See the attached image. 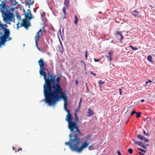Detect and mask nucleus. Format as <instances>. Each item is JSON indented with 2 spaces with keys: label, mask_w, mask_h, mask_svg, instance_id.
<instances>
[{
  "label": "nucleus",
  "mask_w": 155,
  "mask_h": 155,
  "mask_svg": "<svg viewBox=\"0 0 155 155\" xmlns=\"http://www.w3.org/2000/svg\"><path fill=\"white\" fill-rule=\"evenodd\" d=\"M57 81L58 82L44 90L45 99L42 101H45L46 103L51 105L55 104L60 99L62 98L64 101V108L66 111L68 110L66 108L68 105V97L63 92L60 85L59 79H58Z\"/></svg>",
  "instance_id": "obj_1"
},
{
  "label": "nucleus",
  "mask_w": 155,
  "mask_h": 155,
  "mask_svg": "<svg viewBox=\"0 0 155 155\" xmlns=\"http://www.w3.org/2000/svg\"><path fill=\"white\" fill-rule=\"evenodd\" d=\"M71 135V134L69 136L70 138L69 141L65 142V144L69 146L72 151H76L77 153H81L83 149L88 147L89 143L85 141L81 144L80 147H79V145L81 143L80 138L79 137L83 136L82 133L81 135L78 134V133H74L72 136Z\"/></svg>",
  "instance_id": "obj_2"
},
{
  "label": "nucleus",
  "mask_w": 155,
  "mask_h": 155,
  "mask_svg": "<svg viewBox=\"0 0 155 155\" xmlns=\"http://www.w3.org/2000/svg\"><path fill=\"white\" fill-rule=\"evenodd\" d=\"M38 63L40 66V74L41 75L44 76V79L45 80V83L43 85L44 90L52 86V83L54 84L58 82L57 81L58 79H59V81H60L61 80L60 77H58L56 79V76L55 75L52 76V74H50L49 72L48 73L49 77L48 78H47V74L44 71L46 69L44 66V61L43 59L41 58L38 61Z\"/></svg>",
  "instance_id": "obj_3"
},
{
  "label": "nucleus",
  "mask_w": 155,
  "mask_h": 155,
  "mask_svg": "<svg viewBox=\"0 0 155 155\" xmlns=\"http://www.w3.org/2000/svg\"><path fill=\"white\" fill-rule=\"evenodd\" d=\"M66 111L67 112L68 114L66 116L65 120L68 123V127L71 132L73 133L74 129H75L74 133H78V134L81 135V133L79 130L78 127L76 124V122H74L72 121V115L69 110H66Z\"/></svg>",
  "instance_id": "obj_4"
},
{
  "label": "nucleus",
  "mask_w": 155,
  "mask_h": 155,
  "mask_svg": "<svg viewBox=\"0 0 155 155\" xmlns=\"http://www.w3.org/2000/svg\"><path fill=\"white\" fill-rule=\"evenodd\" d=\"M2 14V17L4 21L7 23L10 24L9 22L13 21L15 22V15L11 13L9 10L7 9L5 11L2 10L1 12Z\"/></svg>",
  "instance_id": "obj_5"
},
{
  "label": "nucleus",
  "mask_w": 155,
  "mask_h": 155,
  "mask_svg": "<svg viewBox=\"0 0 155 155\" xmlns=\"http://www.w3.org/2000/svg\"><path fill=\"white\" fill-rule=\"evenodd\" d=\"M4 34L0 37V47L1 45L4 44L6 41L11 39V38H9L10 31L9 29L5 28H4Z\"/></svg>",
  "instance_id": "obj_6"
},
{
  "label": "nucleus",
  "mask_w": 155,
  "mask_h": 155,
  "mask_svg": "<svg viewBox=\"0 0 155 155\" xmlns=\"http://www.w3.org/2000/svg\"><path fill=\"white\" fill-rule=\"evenodd\" d=\"M46 31L44 29V28L40 29L37 33L35 37V45L38 48V49L40 51V49L39 48L38 45V43L39 41L40 37L43 36L44 33H45Z\"/></svg>",
  "instance_id": "obj_7"
},
{
  "label": "nucleus",
  "mask_w": 155,
  "mask_h": 155,
  "mask_svg": "<svg viewBox=\"0 0 155 155\" xmlns=\"http://www.w3.org/2000/svg\"><path fill=\"white\" fill-rule=\"evenodd\" d=\"M30 20L26 19H23L22 20V22L21 24L18 22L17 24V28H18L19 27L23 26L26 29H27L30 26V23L29 21Z\"/></svg>",
  "instance_id": "obj_8"
},
{
  "label": "nucleus",
  "mask_w": 155,
  "mask_h": 155,
  "mask_svg": "<svg viewBox=\"0 0 155 155\" xmlns=\"http://www.w3.org/2000/svg\"><path fill=\"white\" fill-rule=\"evenodd\" d=\"M25 19L28 20H30L34 18V16L32 15L30 10L29 9L27 10L25 15Z\"/></svg>",
  "instance_id": "obj_9"
},
{
  "label": "nucleus",
  "mask_w": 155,
  "mask_h": 155,
  "mask_svg": "<svg viewBox=\"0 0 155 155\" xmlns=\"http://www.w3.org/2000/svg\"><path fill=\"white\" fill-rule=\"evenodd\" d=\"M114 35L116 37L118 40H120V41L123 40L124 36L122 35V33L120 31H116Z\"/></svg>",
  "instance_id": "obj_10"
},
{
  "label": "nucleus",
  "mask_w": 155,
  "mask_h": 155,
  "mask_svg": "<svg viewBox=\"0 0 155 155\" xmlns=\"http://www.w3.org/2000/svg\"><path fill=\"white\" fill-rule=\"evenodd\" d=\"M0 11L1 12L2 10L3 11H5L8 9L6 7L5 4L3 1L2 2V3L0 4Z\"/></svg>",
  "instance_id": "obj_11"
},
{
  "label": "nucleus",
  "mask_w": 155,
  "mask_h": 155,
  "mask_svg": "<svg viewBox=\"0 0 155 155\" xmlns=\"http://www.w3.org/2000/svg\"><path fill=\"white\" fill-rule=\"evenodd\" d=\"M137 137L139 139L143 140H145V141H147V142H148V140L145 138L142 135L140 134H138L137 135Z\"/></svg>",
  "instance_id": "obj_12"
},
{
  "label": "nucleus",
  "mask_w": 155,
  "mask_h": 155,
  "mask_svg": "<svg viewBox=\"0 0 155 155\" xmlns=\"http://www.w3.org/2000/svg\"><path fill=\"white\" fill-rule=\"evenodd\" d=\"M109 55L108 56H106L107 59H109V61H110L112 60V56L113 54V51H110L108 53Z\"/></svg>",
  "instance_id": "obj_13"
},
{
  "label": "nucleus",
  "mask_w": 155,
  "mask_h": 155,
  "mask_svg": "<svg viewBox=\"0 0 155 155\" xmlns=\"http://www.w3.org/2000/svg\"><path fill=\"white\" fill-rule=\"evenodd\" d=\"M139 13V12L137 10H135L133 11L131 14L134 17H138Z\"/></svg>",
  "instance_id": "obj_14"
},
{
  "label": "nucleus",
  "mask_w": 155,
  "mask_h": 155,
  "mask_svg": "<svg viewBox=\"0 0 155 155\" xmlns=\"http://www.w3.org/2000/svg\"><path fill=\"white\" fill-rule=\"evenodd\" d=\"M60 42L61 45L60 46L58 47V50L59 51H60L62 54L64 52V49L63 47V46L62 45L61 42V41H60Z\"/></svg>",
  "instance_id": "obj_15"
},
{
  "label": "nucleus",
  "mask_w": 155,
  "mask_h": 155,
  "mask_svg": "<svg viewBox=\"0 0 155 155\" xmlns=\"http://www.w3.org/2000/svg\"><path fill=\"white\" fill-rule=\"evenodd\" d=\"M94 114V112L90 108L88 109V116L90 117Z\"/></svg>",
  "instance_id": "obj_16"
},
{
  "label": "nucleus",
  "mask_w": 155,
  "mask_h": 155,
  "mask_svg": "<svg viewBox=\"0 0 155 155\" xmlns=\"http://www.w3.org/2000/svg\"><path fill=\"white\" fill-rule=\"evenodd\" d=\"M74 23L76 25H77L78 24V18L76 15H75L74 16Z\"/></svg>",
  "instance_id": "obj_17"
},
{
  "label": "nucleus",
  "mask_w": 155,
  "mask_h": 155,
  "mask_svg": "<svg viewBox=\"0 0 155 155\" xmlns=\"http://www.w3.org/2000/svg\"><path fill=\"white\" fill-rule=\"evenodd\" d=\"M70 1L69 0H64V5L66 7H68Z\"/></svg>",
  "instance_id": "obj_18"
},
{
  "label": "nucleus",
  "mask_w": 155,
  "mask_h": 155,
  "mask_svg": "<svg viewBox=\"0 0 155 155\" xmlns=\"http://www.w3.org/2000/svg\"><path fill=\"white\" fill-rule=\"evenodd\" d=\"M29 5H32L34 3V1L33 0H26Z\"/></svg>",
  "instance_id": "obj_19"
},
{
  "label": "nucleus",
  "mask_w": 155,
  "mask_h": 155,
  "mask_svg": "<svg viewBox=\"0 0 155 155\" xmlns=\"http://www.w3.org/2000/svg\"><path fill=\"white\" fill-rule=\"evenodd\" d=\"M132 140L134 141V143L136 144H138V145H139V146H141V145H142V143L140 142V141H135V140Z\"/></svg>",
  "instance_id": "obj_20"
},
{
  "label": "nucleus",
  "mask_w": 155,
  "mask_h": 155,
  "mask_svg": "<svg viewBox=\"0 0 155 155\" xmlns=\"http://www.w3.org/2000/svg\"><path fill=\"white\" fill-rule=\"evenodd\" d=\"M11 3L14 5L16 6L17 5L18 3L15 1H13L12 0V2H10Z\"/></svg>",
  "instance_id": "obj_21"
},
{
  "label": "nucleus",
  "mask_w": 155,
  "mask_h": 155,
  "mask_svg": "<svg viewBox=\"0 0 155 155\" xmlns=\"http://www.w3.org/2000/svg\"><path fill=\"white\" fill-rule=\"evenodd\" d=\"M147 60L150 62H152V57L151 56L149 55L147 58Z\"/></svg>",
  "instance_id": "obj_22"
},
{
  "label": "nucleus",
  "mask_w": 155,
  "mask_h": 155,
  "mask_svg": "<svg viewBox=\"0 0 155 155\" xmlns=\"http://www.w3.org/2000/svg\"><path fill=\"white\" fill-rule=\"evenodd\" d=\"M136 117L137 118H139L141 116V113L140 112H136Z\"/></svg>",
  "instance_id": "obj_23"
},
{
  "label": "nucleus",
  "mask_w": 155,
  "mask_h": 155,
  "mask_svg": "<svg viewBox=\"0 0 155 155\" xmlns=\"http://www.w3.org/2000/svg\"><path fill=\"white\" fill-rule=\"evenodd\" d=\"M137 149H138L139 150H140V151H141V152H143V153H146L147 152V150H144V149H142V148H138H138H137Z\"/></svg>",
  "instance_id": "obj_24"
},
{
  "label": "nucleus",
  "mask_w": 155,
  "mask_h": 155,
  "mask_svg": "<svg viewBox=\"0 0 155 155\" xmlns=\"http://www.w3.org/2000/svg\"><path fill=\"white\" fill-rule=\"evenodd\" d=\"M129 47L133 50H136L138 49V48L137 47H134L133 46H131V45H129Z\"/></svg>",
  "instance_id": "obj_25"
},
{
  "label": "nucleus",
  "mask_w": 155,
  "mask_h": 155,
  "mask_svg": "<svg viewBox=\"0 0 155 155\" xmlns=\"http://www.w3.org/2000/svg\"><path fill=\"white\" fill-rule=\"evenodd\" d=\"M16 16L17 18L19 20H20L21 19V17L18 13L16 14Z\"/></svg>",
  "instance_id": "obj_26"
},
{
  "label": "nucleus",
  "mask_w": 155,
  "mask_h": 155,
  "mask_svg": "<svg viewBox=\"0 0 155 155\" xmlns=\"http://www.w3.org/2000/svg\"><path fill=\"white\" fill-rule=\"evenodd\" d=\"M75 121H74V122H76V123L77 121L78 120V116H77V114L76 113H75Z\"/></svg>",
  "instance_id": "obj_27"
},
{
  "label": "nucleus",
  "mask_w": 155,
  "mask_h": 155,
  "mask_svg": "<svg viewBox=\"0 0 155 155\" xmlns=\"http://www.w3.org/2000/svg\"><path fill=\"white\" fill-rule=\"evenodd\" d=\"M143 134L146 136H149L150 135V134H149V133L148 132L146 133L145 130H143Z\"/></svg>",
  "instance_id": "obj_28"
},
{
  "label": "nucleus",
  "mask_w": 155,
  "mask_h": 155,
  "mask_svg": "<svg viewBox=\"0 0 155 155\" xmlns=\"http://www.w3.org/2000/svg\"><path fill=\"white\" fill-rule=\"evenodd\" d=\"M128 152L130 154H131L133 153V150L131 148H129L128 149Z\"/></svg>",
  "instance_id": "obj_29"
},
{
  "label": "nucleus",
  "mask_w": 155,
  "mask_h": 155,
  "mask_svg": "<svg viewBox=\"0 0 155 155\" xmlns=\"http://www.w3.org/2000/svg\"><path fill=\"white\" fill-rule=\"evenodd\" d=\"M66 8L65 7H63V8L62 11H63V12L64 14V15H66Z\"/></svg>",
  "instance_id": "obj_30"
},
{
  "label": "nucleus",
  "mask_w": 155,
  "mask_h": 155,
  "mask_svg": "<svg viewBox=\"0 0 155 155\" xmlns=\"http://www.w3.org/2000/svg\"><path fill=\"white\" fill-rule=\"evenodd\" d=\"M91 137V135H87L86 137V139L87 140H90Z\"/></svg>",
  "instance_id": "obj_31"
},
{
  "label": "nucleus",
  "mask_w": 155,
  "mask_h": 155,
  "mask_svg": "<svg viewBox=\"0 0 155 155\" xmlns=\"http://www.w3.org/2000/svg\"><path fill=\"white\" fill-rule=\"evenodd\" d=\"M142 147L145 149H146L147 148V146H145L144 145V144L142 143V145H141L140 146Z\"/></svg>",
  "instance_id": "obj_32"
},
{
  "label": "nucleus",
  "mask_w": 155,
  "mask_h": 155,
  "mask_svg": "<svg viewBox=\"0 0 155 155\" xmlns=\"http://www.w3.org/2000/svg\"><path fill=\"white\" fill-rule=\"evenodd\" d=\"M82 101V98H81L80 99V100L79 102V107H80Z\"/></svg>",
  "instance_id": "obj_33"
},
{
  "label": "nucleus",
  "mask_w": 155,
  "mask_h": 155,
  "mask_svg": "<svg viewBox=\"0 0 155 155\" xmlns=\"http://www.w3.org/2000/svg\"><path fill=\"white\" fill-rule=\"evenodd\" d=\"M80 108V107H79V106H78V108L75 110V113H76L77 112H79V111Z\"/></svg>",
  "instance_id": "obj_34"
},
{
  "label": "nucleus",
  "mask_w": 155,
  "mask_h": 155,
  "mask_svg": "<svg viewBox=\"0 0 155 155\" xmlns=\"http://www.w3.org/2000/svg\"><path fill=\"white\" fill-rule=\"evenodd\" d=\"M99 84H104L105 83V82L104 81H103L101 80H100L99 81Z\"/></svg>",
  "instance_id": "obj_35"
},
{
  "label": "nucleus",
  "mask_w": 155,
  "mask_h": 155,
  "mask_svg": "<svg viewBox=\"0 0 155 155\" xmlns=\"http://www.w3.org/2000/svg\"><path fill=\"white\" fill-rule=\"evenodd\" d=\"M147 80V81L146 82V83L147 84L148 83H151V82H153L152 81H151L150 79H148Z\"/></svg>",
  "instance_id": "obj_36"
},
{
  "label": "nucleus",
  "mask_w": 155,
  "mask_h": 155,
  "mask_svg": "<svg viewBox=\"0 0 155 155\" xmlns=\"http://www.w3.org/2000/svg\"><path fill=\"white\" fill-rule=\"evenodd\" d=\"M136 112H135L134 110H133L131 112V116L133 115V114H136Z\"/></svg>",
  "instance_id": "obj_37"
},
{
  "label": "nucleus",
  "mask_w": 155,
  "mask_h": 155,
  "mask_svg": "<svg viewBox=\"0 0 155 155\" xmlns=\"http://www.w3.org/2000/svg\"><path fill=\"white\" fill-rule=\"evenodd\" d=\"M85 57L86 58H87V51H85Z\"/></svg>",
  "instance_id": "obj_38"
},
{
  "label": "nucleus",
  "mask_w": 155,
  "mask_h": 155,
  "mask_svg": "<svg viewBox=\"0 0 155 155\" xmlns=\"http://www.w3.org/2000/svg\"><path fill=\"white\" fill-rule=\"evenodd\" d=\"M94 60L96 62H98L100 60V59H96L95 58H94Z\"/></svg>",
  "instance_id": "obj_39"
},
{
  "label": "nucleus",
  "mask_w": 155,
  "mask_h": 155,
  "mask_svg": "<svg viewBox=\"0 0 155 155\" xmlns=\"http://www.w3.org/2000/svg\"><path fill=\"white\" fill-rule=\"evenodd\" d=\"M88 149L90 150H92L93 149V148L91 146H90L89 147H88Z\"/></svg>",
  "instance_id": "obj_40"
},
{
  "label": "nucleus",
  "mask_w": 155,
  "mask_h": 155,
  "mask_svg": "<svg viewBox=\"0 0 155 155\" xmlns=\"http://www.w3.org/2000/svg\"><path fill=\"white\" fill-rule=\"evenodd\" d=\"M90 73L91 74H93V75H94V76H96V74L95 73H93L92 71H90Z\"/></svg>",
  "instance_id": "obj_41"
},
{
  "label": "nucleus",
  "mask_w": 155,
  "mask_h": 155,
  "mask_svg": "<svg viewBox=\"0 0 155 155\" xmlns=\"http://www.w3.org/2000/svg\"><path fill=\"white\" fill-rule=\"evenodd\" d=\"M119 93H120V95H122V92L121 91V89H120L119 90Z\"/></svg>",
  "instance_id": "obj_42"
},
{
  "label": "nucleus",
  "mask_w": 155,
  "mask_h": 155,
  "mask_svg": "<svg viewBox=\"0 0 155 155\" xmlns=\"http://www.w3.org/2000/svg\"><path fill=\"white\" fill-rule=\"evenodd\" d=\"M138 153L139 155H145V154H144L143 153H142L141 152H139Z\"/></svg>",
  "instance_id": "obj_43"
},
{
  "label": "nucleus",
  "mask_w": 155,
  "mask_h": 155,
  "mask_svg": "<svg viewBox=\"0 0 155 155\" xmlns=\"http://www.w3.org/2000/svg\"><path fill=\"white\" fill-rule=\"evenodd\" d=\"M117 154L118 155H122V154L120 153L119 151H117Z\"/></svg>",
  "instance_id": "obj_44"
},
{
  "label": "nucleus",
  "mask_w": 155,
  "mask_h": 155,
  "mask_svg": "<svg viewBox=\"0 0 155 155\" xmlns=\"http://www.w3.org/2000/svg\"><path fill=\"white\" fill-rule=\"evenodd\" d=\"M22 150V149L21 148H19L18 150V151H15V152L16 153L17 152H18V151H19L20 150Z\"/></svg>",
  "instance_id": "obj_45"
},
{
  "label": "nucleus",
  "mask_w": 155,
  "mask_h": 155,
  "mask_svg": "<svg viewBox=\"0 0 155 155\" xmlns=\"http://www.w3.org/2000/svg\"><path fill=\"white\" fill-rule=\"evenodd\" d=\"M23 13H24V15H25V13H26V12L25 10H24V9H23Z\"/></svg>",
  "instance_id": "obj_46"
},
{
  "label": "nucleus",
  "mask_w": 155,
  "mask_h": 155,
  "mask_svg": "<svg viewBox=\"0 0 155 155\" xmlns=\"http://www.w3.org/2000/svg\"><path fill=\"white\" fill-rule=\"evenodd\" d=\"M78 81L77 80H76V81H75V84H76V85H77L78 84Z\"/></svg>",
  "instance_id": "obj_47"
},
{
  "label": "nucleus",
  "mask_w": 155,
  "mask_h": 155,
  "mask_svg": "<svg viewBox=\"0 0 155 155\" xmlns=\"http://www.w3.org/2000/svg\"><path fill=\"white\" fill-rule=\"evenodd\" d=\"M59 32L60 35H61V29H59Z\"/></svg>",
  "instance_id": "obj_48"
},
{
  "label": "nucleus",
  "mask_w": 155,
  "mask_h": 155,
  "mask_svg": "<svg viewBox=\"0 0 155 155\" xmlns=\"http://www.w3.org/2000/svg\"><path fill=\"white\" fill-rule=\"evenodd\" d=\"M144 101V99H142V100H141V102H143Z\"/></svg>",
  "instance_id": "obj_49"
},
{
  "label": "nucleus",
  "mask_w": 155,
  "mask_h": 155,
  "mask_svg": "<svg viewBox=\"0 0 155 155\" xmlns=\"http://www.w3.org/2000/svg\"><path fill=\"white\" fill-rule=\"evenodd\" d=\"M150 118V117H147V118L145 120H147L148 119Z\"/></svg>",
  "instance_id": "obj_50"
},
{
  "label": "nucleus",
  "mask_w": 155,
  "mask_h": 155,
  "mask_svg": "<svg viewBox=\"0 0 155 155\" xmlns=\"http://www.w3.org/2000/svg\"><path fill=\"white\" fill-rule=\"evenodd\" d=\"M15 149V148L14 147H13V150H14Z\"/></svg>",
  "instance_id": "obj_51"
},
{
  "label": "nucleus",
  "mask_w": 155,
  "mask_h": 155,
  "mask_svg": "<svg viewBox=\"0 0 155 155\" xmlns=\"http://www.w3.org/2000/svg\"><path fill=\"white\" fill-rule=\"evenodd\" d=\"M10 0V2H12V0Z\"/></svg>",
  "instance_id": "obj_52"
},
{
  "label": "nucleus",
  "mask_w": 155,
  "mask_h": 155,
  "mask_svg": "<svg viewBox=\"0 0 155 155\" xmlns=\"http://www.w3.org/2000/svg\"><path fill=\"white\" fill-rule=\"evenodd\" d=\"M87 83H86V84H85V85H86V87H87Z\"/></svg>",
  "instance_id": "obj_53"
},
{
  "label": "nucleus",
  "mask_w": 155,
  "mask_h": 155,
  "mask_svg": "<svg viewBox=\"0 0 155 155\" xmlns=\"http://www.w3.org/2000/svg\"><path fill=\"white\" fill-rule=\"evenodd\" d=\"M101 155H103V154H101Z\"/></svg>",
  "instance_id": "obj_54"
}]
</instances>
